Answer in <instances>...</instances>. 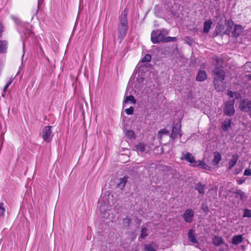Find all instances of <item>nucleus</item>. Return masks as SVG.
<instances>
[{
	"instance_id": "1",
	"label": "nucleus",
	"mask_w": 251,
	"mask_h": 251,
	"mask_svg": "<svg viewBox=\"0 0 251 251\" xmlns=\"http://www.w3.org/2000/svg\"><path fill=\"white\" fill-rule=\"evenodd\" d=\"M168 34V31L165 29H163L162 30H154L151 33V41L153 44H157L161 42L168 43L176 41V37H172L170 36L165 37L164 36V35Z\"/></svg>"
},
{
	"instance_id": "2",
	"label": "nucleus",
	"mask_w": 251,
	"mask_h": 251,
	"mask_svg": "<svg viewBox=\"0 0 251 251\" xmlns=\"http://www.w3.org/2000/svg\"><path fill=\"white\" fill-rule=\"evenodd\" d=\"M215 75L214 79L215 88L218 92H223L226 88V84L224 81L225 78V72L221 67H215L214 70Z\"/></svg>"
},
{
	"instance_id": "3",
	"label": "nucleus",
	"mask_w": 251,
	"mask_h": 251,
	"mask_svg": "<svg viewBox=\"0 0 251 251\" xmlns=\"http://www.w3.org/2000/svg\"><path fill=\"white\" fill-rule=\"evenodd\" d=\"M127 12L125 9L121 14L120 23L118 26V39L120 42L126 37L127 30Z\"/></svg>"
},
{
	"instance_id": "4",
	"label": "nucleus",
	"mask_w": 251,
	"mask_h": 251,
	"mask_svg": "<svg viewBox=\"0 0 251 251\" xmlns=\"http://www.w3.org/2000/svg\"><path fill=\"white\" fill-rule=\"evenodd\" d=\"M181 159L186 160L194 167L201 166L202 168L204 167V162L202 161H196L194 156L190 152H183Z\"/></svg>"
},
{
	"instance_id": "5",
	"label": "nucleus",
	"mask_w": 251,
	"mask_h": 251,
	"mask_svg": "<svg viewBox=\"0 0 251 251\" xmlns=\"http://www.w3.org/2000/svg\"><path fill=\"white\" fill-rule=\"evenodd\" d=\"M239 108L240 110L245 113H248L251 118V100L245 99L242 100L239 103Z\"/></svg>"
},
{
	"instance_id": "6",
	"label": "nucleus",
	"mask_w": 251,
	"mask_h": 251,
	"mask_svg": "<svg viewBox=\"0 0 251 251\" xmlns=\"http://www.w3.org/2000/svg\"><path fill=\"white\" fill-rule=\"evenodd\" d=\"M234 100L227 101L225 103L224 114L228 116L233 115L235 113L234 107Z\"/></svg>"
},
{
	"instance_id": "7",
	"label": "nucleus",
	"mask_w": 251,
	"mask_h": 251,
	"mask_svg": "<svg viewBox=\"0 0 251 251\" xmlns=\"http://www.w3.org/2000/svg\"><path fill=\"white\" fill-rule=\"evenodd\" d=\"M194 215V211L190 208L187 209L184 212L182 217L185 222L188 223L192 222Z\"/></svg>"
},
{
	"instance_id": "8",
	"label": "nucleus",
	"mask_w": 251,
	"mask_h": 251,
	"mask_svg": "<svg viewBox=\"0 0 251 251\" xmlns=\"http://www.w3.org/2000/svg\"><path fill=\"white\" fill-rule=\"evenodd\" d=\"M51 126H46L43 129L42 138L45 141H49L51 134Z\"/></svg>"
},
{
	"instance_id": "9",
	"label": "nucleus",
	"mask_w": 251,
	"mask_h": 251,
	"mask_svg": "<svg viewBox=\"0 0 251 251\" xmlns=\"http://www.w3.org/2000/svg\"><path fill=\"white\" fill-rule=\"evenodd\" d=\"M8 47V43L6 40H0V54L6 53Z\"/></svg>"
},
{
	"instance_id": "10",
	"label": "nucleus",
	"mask_w": 251,
	"mask_h": 251,
	"mask_svg": "<svg viewBox=\"0 0 251 251\" xmlns=\"http://www.w3.org/2000/svg\"><path fill=\"white\" fill-rule=\"evenodd\" d=\"M231 119L229 118L226 119L222 126V129L225 131H228L231 127Z\"/></svg>"
},
{
	"instance_id": "11",
	"label": "nucleus",
	"mask_w": 251,
	"mask_h": 251,
	"mask_svg": "<svg viewBox=\"0 0 251 251\" xmlns=\"http://www.w3.org/2000/svg\"><path fill=\"white\" fill-rule=\"evenodd\" d=\"M243 32V28L240 25H236L234 26L233 31L232 32L233 35L237 37L239 36Z\"/></svg>"
},
{
	"instance_id": "12",
	"label": "nucleus",
	"mask_w": 251,
	"mask_h": 251,
	"mask_svg": "<svg viewBox=\"0 0 251 251\" xmlns=\"http://www.w3.org/2000/svg\"><path fill=\"white\" fill-rule=\"evenodd\" d=\"M238 155L237 154H234L232 156L231 158L229 161V169H231L233 168L234 165L236 164L238 159Z\"/></svg>"
},
{
	"instance_id": "13",
	"label": "nucleus",
	"mask_w": 251,
	"mask_h": 251,
	"mask_svg": "<svg viewBox=\"0 0 251 251\" xmlns=\"http://www.w3.org/2000/svg\"><path fill=\"white\" fill-rule=\"evenodd\" d=\"M243 238L242 235H235L234 236L232 239V243L233 244L237 245L241 243L243 241Z\"/></svg>"
},
{
	"instance_id": "14",
	"label": "nucleus",
	"mask_w": 251,
	"mask_h": 251,
	"mask_svg": "<svg viewBox=\"0 0 251 251\" xmlns=\"http://www.w3.org/2000/svg\"><path fill=\"white\" fill-rule=\"evenodd\" d=\"M126 137L130 140L135 139L136 135L135 132L132 130H127L125 132Z\"/></svg>"
},
{
	"instance_id": "15",
	"label": "nucleus",
	"mask_w": 251,
	"mask_h": 251,
	"mask_svg": "<svg viewBox=\"0 0 251 251\" xmlns=\"http://www.w3.org/2000/svg\"><path fill=\"white\" fill-rule=\"evenodd\" d=\"M180 130V125H178L177 127L176 126H174L172 129V133L171 135V137L173 138H175L177 136V135L179 133Z\"/></svg>"
},
{
	"instance_id": "16",
	"label": "nucleus",
	"mask_w": 251,
	"mask_h": 251,
	"mask_svg": "<svg viewBox=\"0 0 251 251\" xmlns=\"http://www.w3.org/2000/svg\"><path fill=\"white\" fill-rule=\"evenodd\" d=\"M221 160V155L219 152H216L214 153V157L213 159L212 163L214 165H217Z\"/></svg>"
},
{
	"instance_id": "17",
	"label": "nucleus",
	"mask_w": 251,
	"mask_h": 251,
	"mask_svg": "<svg viewBox=\"0 0 251 251\" xmlns=\"http://www.w3.org/2000/svg\"><path fill=\"white\" fill-rule=\"evenodd\" d=\"M146 146V145L144 143L140 142L138 145L135 146L136 150L142 152H144L145 151Z\"/></svg>"
},
{
	"instance_id": "18",
	"label": "nucleus",
	"mask_w": 251,
	"mask_h": 251,
	"mask_svg": "<svg viewBox=\"0 0 251 251\" xmlns=\"http://www.w3.org/2000/svg\"><path fill=\"white\" fill-rule=\"evenodd\" d=\"M213 243L216 246H219L223 243V239L221 237L216 236L213 239Z\"/></svg>"
},
{
	"instance_id": "19",
	"label": "nucleus",
	"mask_w": 251,
	"mask_h": 251,
	"mask_svg": "<svg viewBox=\"0 0 251 251\" xmlns=\"http://www.w3.org/2000/svg\"><path fill=\"white\" fill-rule=\"evenodd\" d=\"M196 80L202 81L204 80V71L200 70L196 78Z\"/></svg>"
},
{
	"instance_id": "20",
	"label": "nucleus",
	"mask_w": 251,
	"mask_h": 251,
	"mask_svg": "<svg viewBox=\"0 0 251 251\" xmlns=\"http://www.w3.org/2000/svg\"><path fill=\"white\" fill-rule=\"evenodd\" d=\"M188 238L189 240L194 243H196L197 242V240L195 238L194 234L192 233V230H189L188 232Z\"/></svg>"
},
{
	"instance_id": "21",
	"label": "nucleus",
	"mask_w": 251,
	"mask_h": 251,
	"mask_svg": "<svg viewBox=\"0 0 251 251\" xmlns=\"http://www.w3.org/2000/svg\"><path fill=\"white\" fill-rule=\"evenodd\" d=\"M169 131L165 128L160 130L158 133V138L161 140L163 135H169Z\"/></svg>"
},
{
	"instance_id": "22",
	"label": "nucleus",
	"mask_w": 251,
	"mask_h": 251,
	"mask_svg": "<svg viewBox=\"0 0 251 251\" xmlns=\"http://www.w3.org/2000/svg\"><path fill=\"white\" fill-rule=\"evenodd\" d=\"M129 101H130L133 104L135 103L136 102V99H135L134 97L132 95H129L126 97V99L124 100L125 102L127 103Z\"/></svg>"
},
{
	"instance_id": "23",
	"label": "nucleus",
	"mask_w": 251,
	"mask_h": 251,
	"mask_svg": "<svg viewBox=\"0 0 251 251\" xmlns=\"http://www.w3.org/2000/svg\"><path fill=\"white\" fill-rule=\"evenodd\" d=\"M127 179L128 177L126 176H124L123 178H121L120 182L119 183H118V187H124L126 183Z\"/></svg>"
},
{
	"instance_id": "24",
	"label": "nucleus",
	"mask_w": 251,
	"mask_h": 251,
	"mask_svg": "<svg viewBox=\"0 0 251 251\" xmlns=\"http://www.w3.org/2000/svg\"><path fill=\"white\" fill-rule=\"evenodd\" d=\"M148 236V234L147 233V228L146 227H143L142 228L141 233L140 235V238L144 239Z\"/></svg>"
},
{
	"instance_id": "25",
	"label": "nucleus",
	"mask_w": 251,
	"mask_h": 251,
	"mask_svg": "<svg viewBox=\"0 0 251 251\" xmlns=\"http://www.w3.org/2000/svg\"><path fill=\"white\" fill-rule=\"evenodd\" d=\"M212 24V22L210 20L205 22V33H207L209 32Z\"/></svg>"
},
{
	"instance_id": "26",
	"label": "nucleus",
	"mask_w": 251,
	"mask_h": 251,
	"mask_svg": "<svg viewBox=\"0 0 251 251\" xmlns=\"http://www.w3.org/2000/svg\"><path fill=\"white\" fill-rule=\"evenodd\" d=\"M227 95L230 98H233L234 96H235L236 99L239 98L241 96L240 94L236 92H233L231 91H228Z\"/></svg>"
},
{
	"instance_id": "27",
	"label": "nucleus",
	"mask_w": 251,
	"mask_h": 251,
	"mask_svg": "<svg viewBox=\"0 0 251 251\" xmlns=\"http://www.w3.org/2000/svg\"><path fill=\"white\" fill-rule=\"evenodd\" d=\"M196 189L198 190L200 193H203L204 192V186L201 183H199L196 185Z\"/></svg>"
},
{
	"instance_id": "28",
	"label": "nucleus",
	"mask_w": 251,
	"mask_h": 251,
	"mask_svg": "<svg viewBox=\"0 0 251 251\" xmlns=\"http://www.w3.org/2000/svg\"><path fill=\"white\" fill-rule=\"evenodd\" d=\"M151 55L149 54H147L142 58L141 62L143 63L149 62L151 60Z\"/></svg>"
},
{
	"instance_id": "29",
	"label": "nucleus",
	"mask_w": 251,
	"mask_h": 251,
	"mask_svg": "<svg viewBox=\"0 0 251 251\" xmlns=\"http://www.w3.org/2000/svg\"><path fill=\"white\" fill-rule=\"evenodd\" d=\"M145 247V251H156V250L153 248L151 245L149 244H145L144 245Z\"/></svg>"
},
{
	"instance_id": "30",
	"label": "nucleus",
	"mask_w": 251,
	"mask_h": 251,
	"mask_svg": "<svg viewBox=\"0 0 251 251\" xmlns=\"http://www.w3.org/2000/svg\"><path fill=\"white\" fill-rule=\"evenodd\" d=\"M5 212V209L3 202L0 203V216H3Z\"/></svg>"
},
{
	"instance_id": "31",
	"label": "nucleus",
	"mask_w": 251,
	"mask_h": 251,
	"mask_svg": "<svg viewBox=\"0 0 251 251\" xmlns=\"http://www.w3.org/2000/svg\"><path fill=\"white\" fill-rule=\"evenodd\" d=\"M134 107L130 106L129 108H127L125 110V112L127 115H132L133 114Z\"/></svg>"
},
{
	"instance_id": "32",
	"label": "nucleus",
	"mask_w": 251,
	"mask_h": 251,
	"mask_svg": "<svg viewBox=\"0 0 251 251\" xmlns=\"http://www.w3.org/2000/svg\"><path fill=\"white\" fill-rule=\"evenodd\" d=\"M12 79L11 78H10V79L9 80V81L7 83V84L5 85V86L4 87V88H3V93H4L5 92V91H6L7 88L9 86V85L12 83ZM2 96L3 97L4 96V94H2Z\"/></svg>"
},
{
	"instance_id": "33",
	"label": "nucleus",
	"mask_w": 251,
	"mask_h": 251,
	"mask_svg": "<svg viewBox=\"0 0 251 251\" xmlns=\"http://www.w3.org/2000/svg\"><path fill=\"white\" fill-rule=\"evenodd\" d=\"M243 217L248 218L251 217V210H250L249 209H245Z\"/></svg>"
},
{
	"instance_id": "34",
	"label": "nucleus",
	"mask_w": 251,
	"mask_h": 251,
	"mask_svg": "<svg viewBox=\"0 0 251 251\" xmlns=\"http://www.w3.org/2000/svg\"><path fill=\"white\" fill-rule=\"evenodd\" d=\"M10 17L16 24H21L20 20L18 17L15 16H11Z\"/></svg>"
},
{
	"instance_id": "35",
	"label": "nucleus",
	"mask_w": 251,
	"mask_h": 251,
	"mask_svg": "<svg viewBox=\"0 0 251 251\" xmlns=\"http://www.w3.org/2000/svg\"><path fill=\"white\" fill-rule=\"evenodd\" d=\"M245 66L248 72H250L251 71V62L246 63Z\"/></svg>"
},
{
	"instance_id": "36",
	"label": "nucleus",
	"mask_w": 251,
	"mask_h": 251,
	"mask_svg": "<svg viewBox=\"0 0 251 251\" xmlns=\"http://www.w3.org/2000/svg\"><path fill=\"white\" fill-rule=\"evenodd\" d=\"M244 175L245 176H251V170L246 169L245 170Z\"/></svg>"
},
{
	"instance_id": "37",
	"label": "nucleus",
	"mask_w": 251,
	"mask_h": 251,
	"mask_svg": "<svg viewBox=\"0 0 251 251\" xmlns=\"http://www.w3.org/2000/svg\"><path fill=\"white\" fill-rule=\"evenodd\" d=\"M3 31V26L1 23L0 24V37L2 36V32Z\"/></svg>"
},
{
	"instance_id": "38",
	"label": "nucleus",
	"mask_w": 251,
	"mask_h": 251,
	"mask_svg": "<svg viewBox=\"0 0 251 251\" xmlns=\"http://www.w3.org/2000/svg\"><path fill=\"white\" fill-rule=\"evenodd\" d=\"M29 36H30L34 35L33 32H31V31H29Z\"/></svg>"
},
{
	"instance_id": "39",
	"label": "nucleus",
	"mask_w": 251,
	"mask_h": 251,
	"mask_svg": "<svg viewBox=\"0 0 251 251\" xmlns=\"http://www.w3.org/2000/svg\"><path fill=\"white\" fill-rule=\"evenodd\" d=\"M247 78L249 80H251V74L249 75Z\"/></svg>"
},
{
	"instance_id": "40",
	"label": "nucleus",
	"mask_w": 251,
	"mask_h": 251,
	"mask_svg": "<svg viewBox=\"0 0 251 251\" xmlns=\"http://www.w3.org/2000/svg\"><path fill=\"white\" fill-rule=\"evenodd\" d=\"M243 182V180H238V184H241Z\"/></svg>"
},
{
	"instance_id": "41",
	"label": "nucleus",
	"mask_w": 251,
	"mask_h": 251,
	"mask_svg": "<svg viewBox=\"0 0 251 251\" xmlns=\"http://www.w3.org/2000/svg\"><path fill=\"white\" fill-rule=\"evenodd\" d=\"M227 26H228V27H229V21H228V22H227Z\"/></svg>"
}]
</instances>
